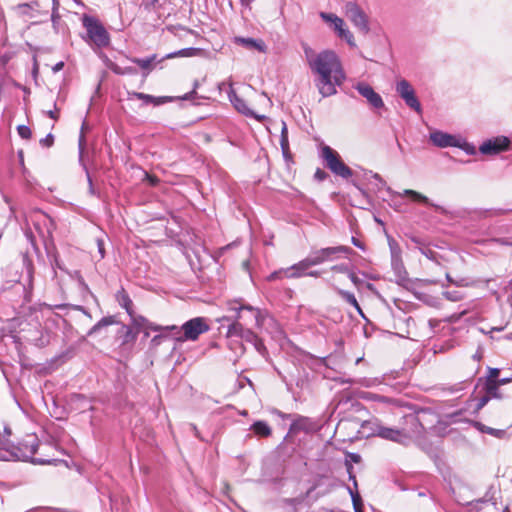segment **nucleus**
Listing matches in <instances>:
<instances>
[{"label":"nucleus","instance_id":"1","mask_svg":"<svg viewBox=\"0 0 512 512\" xmlns=\"http://www.w3.org/2000/svg\"><path fill=\"white\" fill-rule=\"evenodd\" d=\"M304 55L308 67L316 76L315 85L323 97H329L337 93V87L341 86L346 75L342 62L333 50L314 51L311 47H304Z\"/></svg>","mask_w":512,"mask_h":512},{"label":"nucleus","instance_id":"2","mask_svg":"<svg viewBox=\"0 0 512 512\" xmlns=\"http://www.w3.org/2000/svg\"><path fill=\"white\" fill-rule=\"evenodd\" d=\"M406 423L410 425V428H402V429H396V428H390L385 427L381 424L375 423L373 431L371 435L378 436L380 438H383L385 440H390L396 443L400 444H406L408 441H410L416 434L420 432V423L418 422V419L413 416L409 415L406 418Z\"/></svg>","mask_w":512,"mask_h":512},{"label":"nucleus","instance_id":"3","mask_svg":"<svg viewBox=\"0 0 512 512\" xmlns=\"http://www.w3.org/2000/svg\"><path fill=\"white\" fill-rule=\"evenodd\" d=\"M209 330V325L205 318L196 317L185 322L178 330L175 340L178 342L195 341L199 336Z\"/></svg>","mask_w":512,"mask_h":512},{"label":"nucleus","instance_id":"4","mask_svg":"<svg viewBox=\"0 0 512 512\" xmlns=\"http://www.w3.org/2000/svg\"><path fill=\"white\" fill-rule=\"evenodd\" d=\"M228 310L237 312L236 319L238 321H243L244 325L256 326L260 327L263 324L264 316L260 312L259 309L254 308L250 305H240L237 306L236 301H229L227 303Z\"/></svg>","mask_w":512,"mask_h":512},{"label":"nucleus","instance_id":"5","mask_svg":"<svg viewBox=\"0 0 512 512\" xmlns=\"http://www.w3.org/2000/svg\"><path fill=\"white\" fill-rule=\"evenodd\" d=\"M322 157L326 166L337 176L347 179L352 176V170L341 160L337 151L329 146L322 148Z\"/></svg>","mask_w":512,"mask_h":512},{"label":"nucleus","instance_id":"6","mask_svg":"<svg viewBox=\"0 0 512 512\" xmlns=\"http://www.w3.org/2000/svg\"><path fill=\"white\" fill-rule=\"evenodd\" d=\"M83 25L87 30L89 39L98 47H105L109 44V35L105 28L94 18L85 16Z\"/></svg>","mask_w":512,"mask_h":512},{"label":"nucleus","instance_id":"7","mask_svg":"<svg viewBox=\"0 0 512 512\" xmlns=\"http://www.w3.org/2000/svg\"><path fill=\"white\" fill-rule=\"evenodd\" d=\"M344 14L352 24L364 35L368 34L370 28L368 17L361 7L355 2H347L344 5Z\"/></svg>","mask_w":512,"mask_h":512},{"label":"nucleus","instance_id":"8","mask_svg":"<svg viewBox=\"0 0 512 512\" xmlns=\"http://www.w3.org/2000/svg\"><path fill=\"white\" fill-rule=\"evenodd\" d=\"M321 19L330 25L338 37L344 39L351 47H355V39L346 27L344 20L333 13L320 12Z\"/></svg>","mask_w":512,"mask_h":512},{"label":"nucleus","instance_id":"9","mask_svg":"<svg viewBox=\"0 0 512 512\" xmlns=\"http://www.w3.org/2000/svg\"><path fill=\"white\" fill-rule=\"evenodd\" d=\"M396 91L400 95V97L405 101L406 105L409 106L411 109L415 110L416 112H421V105L418 101L415 91L411 84L405 80L402 79L396 84Z\"/></svg>","mask_w":512,"mask_h":512},{"label":"nucleus","instance_id":"10","mask_svg":"<svg viewBox=\"0 0 512 512\" xmlns=\"http://www.w3.org/2000/svg\"><path fill=\"white\" fill-rule=\"evenodd\" d=\"M38 447L37 438L34 436H28L27 439L20 444L18 450L20 451V455H16L19 460L27 461L29 459L32 460L33 463L37 464H50V460H42V459H34L33 455L36 453Z\"/></svg>","mask_w":512,"mask_h":512},{"label":"nucleus","instance_id":"11","mask_svg":"<svg viewBox=\"0 0 512 512\" xmlns=\"http://www.w3.org/2000/svg\"><path fill=\"white\" fill-rule=\"evenodd\" d=\"M354 88L359 94L366 99L368 104L374 109L384 108L382 97L374 91V89L365 82L357 83Z\"/></svg>","mask_w":512,"mask_h":512},{"label":"nucleus","instance_id":"12","mask_svg":"<svg viewBox=\"0 0 512 512\" xmlns=\"http://www.w3.org/2000/svg\"><path fill=\"white\" fill-rule=\"evenodd\" d=\"M499 388V382L483 383L484 394L477 399L475 410L480 411L491 399H500L502 394Z\"/></svg>","mask_w":512,"mask_h":512},{"label":"nucleus","instance_id":"13","mask_svg":"<svg viewBox=\"0 0 512 512\" xmlns=\"http://www.w3.org/2000/svg\"><path fill=\"white\" fill-rule=\"evenodd\" d=\"M228 97L230 102L234 105V107L242 114H245L247 116H251L256 118L257 120L261 121L265 118V116L257 115L252 110H250L245 101L240 98L237 93L235 92L232 84H229V90H228Z\"/></svg>","mask_w":512,"mask_h":512},{"label":"nucleus","instance_id":"14","mask_svg":"<svg viewBox=\"0 0 512 512\" xmlns=\"http://www.w3.org/2000/svg\"><path fill=\"white\" fill-rule=\"evenodd\" d=\"M509 143L510 142L506 137L495 138L493 140H488L484 142L480 146L479 150L482 154L493 155L507 149Z\"/></svg>","mask_w":512,"mask_h":512},{"label":"nucleus","instance_id":"15","mask_svg":"<svg viewBox=\"0 0 512 512\" xmlns=\"http://www.w3.org/2000/svg\"><path fill=\"white\" fill-rule=\"evenodd\" d=\"M332 255L333 250H331V247H327L312 252L308 257H306V260L308 265L312 267L329 261Z\"/></svg>","mask_w":512,"mask_h":512},{"label":"nucleus","instance_id":"16","mask_svg":"<svg viewBox=\"0 0 512 512\" xmlns=\"http://www.w3.org/2000/svg\"><path fill=\"white\" fill-rule=\"evenodd\" d=\"M310 268V265H308V262L305 259L299 261L298 263L285 268L284 269V276L285 278H300L304 277L307 274V270Z\"/></svg>","mask_w":512,"mask_h":512},{"label":"nucleus","instance_id":"17","mask_svg":"<svg viewBox=\"0 0 512 512\" xmlns=\"http://www.w3.org/2000/svg\"><path fill=\"white\" fill-rule=\"evenodd\" d=\"M430 140L438 147L457 146L458 143L454 136L441 131H436L430 134Z\"/></svg>","mask_w":512,"mask_h":512},{"label":"nucleus","instance_id":"18","mask_svg":"<svg viewBox=\"0 0 512 512\" xmlns=\"http://www.w3.org/2000/svg\"><path fill=\"white\" fill-rule=\"evenodd\" d=\"M235 43L242 45L243 47L249 49V50H257L259 52H265L266 51V45L265 43L260 39H253V38H244V37H236Z\"/></svg>","mask_w":512,"mask_h":512},{"label":"nucleus","instance_id":"19","mask_svg":"<svg viewBox=\"0 0 512 512\" xmlns=\"http://www.w3.org/2000/svg\"><path fill=\"white\" fill-rule=\"evenodd\" d=\"M138 99L140 100H143L145 101L146 103H153L155 105H160V104H163L165 102H168V101H172V97H159V98H156L152 95H148V94H144V93H140V92H137L134 94Z\"/></svg>","mask_w":512,"mask_h":512},{"label":"nucleus","instance_id":"20","mask_svg":"<svg viewBox=\"0 0 512 512\" xmlns=\"http://www.w3.org/2000/svg\"><path fill=\"white\" fill-rule=\"evenodd\" d=\"M227 336H238V337H245L244 336V326L243 324L238 321L236 318L235 320L229 325L227 330Z\"/></svg>","mask_w":512,"mask_h":512},{"label":"nucleus","instance_id":"21","mask_svg":"<svg viewBox=\"0 0 512 512\" xmlns=\"http://www.w3.org/2000/svg\"><path fill=\"white\" fill-rule=\"evenodd\" d=\"M251 429L255 432V434L262 437H267L271 434V428L264 421H256L252 425Z\"/></svg>","mask_w":512,"mask_h":512},{"label":"nucleus","instance_id":"22","mask_svg":"<svg viewBox=\"0 0 512 512\" xmlns=\"http://www.w3.org/2000/svg\"><path fill=\"white\" fill-rule=\"evenodd\" d=\"M413 241L416 244L417 249L420 251L421 254H423L425 257H427L430 260L436 261V252L431 249L426 244L422 243L421 241L417 239H413Z\"/></svg>","mask_w":512,"mask_h":512},{"label":"nucleus","instance_id":"23","mask_svg":"<svg viewBox=\"0 0 512 512\" xmlns=\"http://www.w3.org/2000/svg\"><path fill=\"white\" fill-rule=\"evenodd\" d=\"M337 293L342 297V299L344 301H346L348 304L352 305L353 307L356 308V310L362 314V310L357 302V299L356 297L354 296V294L348 292V291H345V290H342V289H337Z\"/></svg>","mask_w":512,"mask_h":512},{"label":"nucleus","instance_id":"24","mask_svg":"<svg viewBox=\"0 0 512 512\" xmlns=\"http://www.w3.org/2000/svg\"><path fill=\"white\" fill-rule=\"evenodd\" d=\"M130 317L132 320V325L137 332H139L140 329H147L149 321L145 317L134 315V313H132V316Z\"/></svg>","mask_w":512,"mask_h":512},{"label":"nucleus","instance_id":"25","mask_svg":"<svg viewBox=\"0 0 512 512\" xmlns=\"http://www.w3.org/2000/svg\"><path fill=\"white\" fill-rule=\"evenodd\" d=\"M398 195L399 196H410L415 201H420L425 204H429V199L426 196L422 195L421 193H419L417 191L411 190V189H406L403 191L402 194L399 193Z\"/></svg>","mask_w":512,"mask_h":512},{"label":"nucleus","instance_id":"26","mask_svg":"<svg viewBox=\"0 0 512 512\" xmlns=\"http://www.w3.org/2000/svg\"><path fill=\"white\" fill-rule=\"evenodd\" d=\"M156 59V55H153L148 58L140 59V58H133L131 59L132 62L139 65L142 69L151 70L152 63Z\"/></svg>","mask_w":512,"mask_h":512},{"label":"nucleus","instance_id":"27","mask_svg":"<svg viewBox=\"0 0 512 512\" xmlns=\"http://www.w3.org/2000/svg\"><path fill=\"white\" fill-rule=\"evenodd\" d=\"M119 303L120 305L127 311V313L132 316L133 310H132V300L129 298V296L126 293H121L119 296Z\"/></svg>","mask_w":512,"mask_h":512},{"label":"nucleus","instance_id":"28","mask_svg":"<svg viewBox=\"0 0 512 512\" xmlns=\"http://www.w3.org/2000/svg\"><path fill=\"white\" fill-rule=\"evenodd\" d=\"M10 434V429L6 425H4L3 430H0V450L7 449Z\"/></svg>","mask_w":512,"mask_h":512},{"label":"nucleus","instance_id":"29","mask_svg":"<svg viewBox=\"0 0 512 512\" xmlns=\"http://www.w3.org/2000/svg\"><path fill=\"white\" fill-rule=\"evenodd\" d=\"M114 323V319L112 317H104L98 323H96L89 331V335L97 332L99 329L105 326H109Z\"/></svg>","mask_w":512,"mask_h":512},{"label":"nucleus","instance_id":"30","mask_svg":"<svg viewBox=\"0 0 512 512\" xmlns=\"http://www.w3.org/2000/svg\"><path fill=\"white\" fill-rule=\"evenodd\" d=\"M500 370L497 368H489L487 377L483 380L479 379V383L483 381V383H493L498 382Z\"/></svg>","mask_w":512,"mask_h":512},{"label":"nucleus","instance_id":"31","mask_svg":"<svg viewBox=\"0 0 512 512\" xmlns=\"http://www.w3.org/2000/svg\"><path fill=\"white\" fill-rule=\"evenodd\" d=\"M307 422L308 420L306 418H299L296 421H294L291 424L290 431L296 432L298 430H306L307 429Z\"/></svg>","mask_w":512,"mask_h":512},{"label":"nucleus","instance_id":"32","mask_svg":"<svg viewBox=\"0 0 512 512\" xmlns=\"http://www.w3.org/2000/svg\"><path fill=\"white\" fill-rule=\"evenodd\" d=\"M147 329H150L152 331L178 330V327L175 326V325H172V326H161V325H156L154 323L149 322Z\"/></svg>","mask_w":512,"mask_h":512},{"label":"nucleus","instance_id":"33","mask_svg":"<svg viewBox=\"0 0 512 512\" xmlns=\"http://www.w3.org/2000/svg\"><path fill=\"white\" fill-rule=\"evenodd\" d=\"M17 131L20 137L23 139H29L32 134L30 128L26 125H19L17 127Z\"/></svg>","mask_w":512,"mask_h":512},{"label":"nucleus","instance_id":"34","mask_svg":"<svg viewBox=\"0 0 512 512\" xmlns=\"http://www.w3.org/2000/svg\"><path fill=\"white\" fill-rule=\"evenodd\" d=\"M349 492L352 497L353 505L356 512H361V498L358 493H354L351 489H349Z\"/></svg>","mask_w":512,"mask_h":512},{"label":"nucleus","instance_id":"35","mask_svg":"<svg viewBox=\"0 0 512 512\" xmlns=\"http://www.w3.org/2000/svg\"><path fill=\"white\" fill-rule=\"evenodd\" d=\"M193 49L192 48H189V49H182V50H179L177 52H174V53H171V54H168L166 56V58H174V57H178V56H181V57H187V56H191L192 55V52Z\"/></svg>","mask_w":512,"mask_h":512},{"label":"nucleus","instance_id":"36","mask_svg":"<svg viewBox=\"0 0 512 512\" xmlns=\"http://www.w3.org/2000/svg\"><path fill=\"white\" fill-rule=\"evenodd\" d=\"M138 332L135 330L133 331L131 328L126 327V333H125V343L127 342H134L137 338Z\"/></svg>","mask_w":512,"mask_h":512},{"label":"nucleus","instance_id":"37","mask_svg":"<svg viewBox=\"0 0 512 512\" xmlns=\"http://www.w3.org/2000/svg\"><path fill=\"white\" fill-rule=\"evenodd\" d=\"M108 68L117 75H123V67L114 62H110Z\"/></svg>","mask_w":512,"mask_h":512},{"label":"nucleus","instance_id":"38","mask_svg":"<svg viewBox=\"0 0 512 512\" xmlns=\"http://www.w3.org/2000/svg\"><path fill=\"white\" fill-rule=\"evenodd\" d=\"M331 250H333V255L337 253H352V249L347 246L331 247Z\"/></svg>","mask_w":512,"mask_h":512},{"label":"nucleus","instance_id":"39","mask_svg":"<svg viewBox=\"0 0 512 512\" xmlns=\"http://www.w3.org/2000/svg\"><path fill=\"white\" fill-rule=\"evenodd\" d=\"M244 336L245 337H242V338L245 339L246 341L251 342V343H253V341L258 337L250 329H246V330L244 329Z\"/></svg>","mask_w":512,"mask_h":512},{"label":"nucleus","instance_id":"40","mask_svg":"<svg viewBox=\"0 0 512 512\" xmlns=\"http://www.w3.org/2000/svg\"><path fill=\"white\" fill-rule=\"evenodd\" d=\"M331 270L332 271H335V272H339V273H349L350 271L348 270L347 266L346 265H343V264H339V265H334L331 267Z\"/></svg>","mask_w":512,"mask_h":512},{"label":"nucleus","instance_id":"41","mask_svg":"<svg viewBox=\"0 0 512 512\" xmlns=\"http://www.w3.org/2000/svg\"><path fill=\"white\" fill-rule=\"evenodd\" d=\"M53 141H54L53 135L48 134L45 138L40 140V143L43 146L50 147V146H52Z\"/></svg>","mask_w":512,"mask_h":512},{"label":"nucleus","instance_id":"42","mask_svg":"<svg viewBox=\"0 0 512 512\" xmlns=\"http://www.w3.org/2000/svg\"><path fill=\"white\" fill-rule=\"evenodd\" d=\"M198 87V81L194 82L193 90L189 93H186L184 96L180 97L182 100H190L196 94V89Z\"/></svg>","mask_w":512,"mask_h":512},{"label":"nucleus","instance_id":"43","mask_svg":"<svg viewBox=\"0 0 512 512\" xmlns=\"http://www.w3.org/2000/svg\"><path fill=\"white\" fill-rule=\"evenodd\" d=\"M486 433L496 437H501L505 432L503 430H498L487 426Z\"/></svg>","mask_w":512,"mask_h":512},{"label":"nucleus","instance_id":"44","mask_svg":"<svg viewBox=\"0 0 512 512\" xmlns=\"http://www.w3.org/2000/svg\"><path fill=\"white\" fill-rule=\"evenodd\" d=\"M282 278H285L284 269L275 271L269 276V280H276V279H282Z\"/></svg>","mask_w":512,"mask_h":512},{"label":"nucleus","instance_id":"45","mask_svg":"<svg viewBox=\"0 0 512 512\" xmlns=\"http://www.w3.org/2000/svg\"><path fill=\"white\" fill-rule=\"evenodd\" d=\"M253 345L256 348V350L260 353L264 350L263 342L258 337L253 341Z\"/></svg>","mask_w":512,"mask_h":512},{"label":"nucleus","instance_id":"46","mask_svg":"<svg viewBox=\"0 0 512 512\" xmlns=\"http://www.w3.org/2000/svg\"><path fill=\"white\" fill-rule=\"evenodd\" d=\"M125 74L135 75L137 74V69L132 66L123 67V75Z\"/></svg>","mask_w":512,"mask_h":512},{"label":"nucleus","instance_id":"47","mask_svg":"<svg viewBox=\"0 0 512 512\" xmlns=\"http://www.w3.org/2000/svg\"><path fill=\"white\" fill-rule=\"evenodd\" d=\"M287 128H286V125L283 123V128H282V140H281V145L282 147L284 148L285 145H287Z\"/></svg>","mask_w":512,"mask_h":512},{"label":"nucleus","instance_id":"48","mask_svg":"<svg viewBox=\"0 0 512 512\" xmlns=\"http://www.w3.org/2000/svg\"><path fill=\"white\" fill-rule=\"evenodd\" d=\"M348 276L355 286H359L361 284V280L353 272H349Z\"/></svg>","mask_w":512,"mask_h":512},{"label":"nucleus","instance_id":"49","mask_svg":"<svg viewBox=\"0 0 512 512\" xmlns=\"http://www.w3.org/2000/svg\"><path fill=\"white\" fill-rule=\"evenodd\" d=\"M84 147H85V137H84V134L81 133V135L79 137V151H80V155H82V153L84 151Z\"/></svg>","mask_w":512,"mask_h":512},{"label":"nucleus","instance_id":"50","mask_svg":"<svg viewBox=\"0 0 512 512\" xmlns=\"http://www.w3.org/2000/svg\"><path fill=\"white\" fill-rule=\"evenodd\" d=\"M473 425L475 428H477L479 431L486 433L487 426L480 422H473Z\"/></svg>","mask_w":512,"mask_h":512},{"label":"nucleus","instance_id":"51","mask_svg":"<svg viewBox=\"0 0 512 512\" xmlns=\"http://www.w3.org/2000/svg\"><path fill=\"white\" fill-rule=\"evenodd\" d=\"M315 177L319 180H323L326 177V173L320 169H318L315 173Z\"/></svg>","mask_w":512,"mask_h":512},{"label":"nucleus","instance_id":"52","mask_svg":"<svg viewBox=\"0 0 512 512\" xmlns=\"http://www.w3.org/2000/svg\"><path fill=\"white\" fill-rule=\"evenodd\" d=\"M351 242H352V244H353L354 246H356V247H358V248H360V249H364L363 244H362V243H361L357 238L352 237Z\"/></svg>","mask_w":512,"mask_h":512},{"label":"nucleus","instance_id":"53","mask_svg":"<svg viewBox=\"0 0 512 512\" xmlns=\"http://www.w3.org/2000/svg\"><path fill=\"white\" fill-rule=\"evenodd\" d=\"M47 115H48L50 118L54 119V120H57V119H58V112H57L56 110H55V111H53V110L48 111V112H47Z\"/></svg>","mask_w":512,"mask_h":512},{"label":"nucleus","instance_id":"54","mask_svg":"<svg viewBox=\"0 0 512 512\" xmlns=\"http://www.w3.org/2000/svg\"><path fill=\"white\" fill-rule=\"evenodd\" d=\"M98 248H99L100 256H101V258H103L104 257V248H103V243L101 240H98Z\"/></svg>","mask_w":512,"mask_h":512},{"label":"nucleus","instance_id":"55","mask_svg":"<svg viewBox=\"0 0 512 512\" xmlns=\"http://www.w3.org/2000/svg\"><path fill=\"white\" fill-rule=\"evenodd\" d=\"M162 338H163V336H162V335H156V336H154V337H153V339H152V343H154V344L158 345V344L160 343V341H161V339H162Z\"/></svg>","mask_w":512,"mask_h":512},{"label":"nucleus","instance_id":"56","mask_svg":"<svg viewBox=\"0 0 512 512\" xmlns=\"http://www.w3.org/2000/svg\"><path fill=\"white\" fill-rule=\"evenodd\" d=\"M368 398H369V399H373V400H379V401H380V400H381V401H382V400H384V397L379 396V395H376V394H369V397H368Z\"/></svg>","mask_w":512,"mask_h":512},{"label":"nucleus","instance_id":"57","mask_svg":"<svg viewBox=\"0 0 512 512\" xmlns=\"http://www.w3.org/2000/svg\"><path fill=\"white\" fill-rule=\"evenodd\" d=\"M63 66H64V63H63V62H59V63H57V64L54 66L53 70H54L55 72L60 71V70L63 68Z\"/></svg>","mask_w":512,"mask_h":512},{"label":"nucleus","instance_id":"58","mask_svg":"<svg viewBox=\"0 0 512 512\" xmlns=\"http://www.w3.org/2000/svg\"><path fill=\"white\" fill-rule=\"evenodd\" d=\"M158 1L159 0H147L146 2H144V4L146 7L154 6Z\"/></svg>","mask_w":512,"mask_h":512},{"label":"nucleus","instance_id":"59","mask_svg":"<svg viewBox=\"0 0 512 512\" xmlns=\"http://www.w3.org/2000/svg\"><path fill=\"white\" fill-rule=\"evenodd\" d=\"M459 415H460V413H454V414L449 415V417L451 418V422L456 423L458 421L457 417Z\"/></svg>","mask_w":512,"mask_h":512},{"label":"nucleus","instance_id":"60","mask_svg":"<svg viewBox=\"0 0 512 512\" xmlns=\"http://www.w3.org/2000/svg\"><path fill=\"white\" fill-rule=\"evenodd\" d=\"M88 182H89V191L91 194H94L95 193L94 187H93L92 180L89 175H88Z\"/></svg>","mask_w":512,"mask_h":512},{"label":"nucleus","instance_id":"61","mask_svg":"<svg viewBox=\"0 0 512 512\" xmlns=\"http://www.w3.org/2000/svg\"><path fill=\"white\" fill-rule=\"evenodd\" d=\"M319 274H320L319 271H310V272L307 271L306 276L318 277Z\"/></svg>","mask_w":512,"mask_h":512},{"label":"nucleus","instance_id":"62","mask_svg":"<svg viewBox=\"0 0 512 512\" xmlns=\"http://www.w3.org/2000/svg\"><path fill=\"white\" fill-rule=\"evenodd\" d=\"M510 381L508 378L498 379L499 386L507 384Z\"/></svg>","mask_w":512,"mask_h":512},{"label":"nucleus","instance_id":"63","mask_svg":"<svg viewBox=\"0 0 512 512\" xmlns=\"http://www.w3.org/2000/svg\"><path fill=\"white\" fill-rule=\"evenodd\" d=\"M446 297H447L448 299H450V300H453V301L458 300V297H452V293H450V292H447V293H446Z\"/></svg>","mask_w":512,"mask_h":512},{"label":"nucleus","instance_id":"64","mask_svg":"<svg viewBox=\"0 0 512 512\" xmlns=\"http://www.w3.org/2000/svg\"><path fill=\"white\" fill-rule=\"evenodd\" d=\"M352 459H353V461L358 462V461H359V459H360V456H359V455L354 454V455H352Z\"/></svg>","mask_w":512,"mask_h":512}]
</instances>
